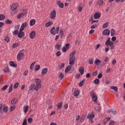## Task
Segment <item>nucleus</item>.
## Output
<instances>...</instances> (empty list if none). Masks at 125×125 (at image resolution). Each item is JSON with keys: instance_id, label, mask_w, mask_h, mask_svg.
<instances>
[{"instance_id": "nucleus-57", "label": "nucleus", "mask_w": 125, "mask_h": 125, "mask_svg": "<svg viewBox=\"0 0 125 125\" xmlns=\"http://www.w3.org/2000/svg\"><path fill=\"white\" fill-rule=\"evenodd\" d=\"M81 123H83V122L84 121V120H85V117L83 116V118H81Z\"/></svg>"}, {"instance_id": "nucleus-50", "label": "nucleus", "mask_w": 125, "mask_h": 125, "mask_svg": "<svg viewBox=\"0 0 125 125\" xmlns=\"http://www.w3.org/2000/svg\"><path fill=\"white\" fill-rule=\"evenodd\" d=\"M100 63H101V62L98 59L96 60L95 61V64H100Z\"/></svg>"}, {"instance_id": "nucleus-17", "label": "nucleus", "mask_w": 125, "mask_h": 125, "mask_svg": "<svg viewBox=\"0 0 125 125\" xmlns=\"http://www.w3.org/2000/svg\"><path fill=\"white\" fill-rule=\"evenodd\" d=\"M36 24V20L33 19L31 20L29 22L30 26H34Z\"/></svg>"}, {"instance_id": "nucleus-35", "label": "nucleus", "mask_w": 125, "mask_h": 125, "mask_svg": "<svg viewBox=\"0 0 125 125\" xmlns=\"http://www.w3.org/2000/svg\"><path fill=\"white\" fill-rule=\"evenodd\" d=\"M8 87V85H5L4 86H3L1 89L3 91H4V90H6V89Z\"/></svg>"}, {"instance_id": "nucleus-5", "label": "nucleus", "mask_w": 125, "mask_h": 125, "mask_svg": "<svg viewBox=\"0 0 125 125\" xmlns=\"http://www.w3.org/2000/svg\"><path fill=\"white\" fill-rule=\"evenodd\" d=\"M56 17V11L53 10L50 13V19H55Z\"/></svg>"}, {"instance_id": "nucleus-33", "label": "nucleus", "mask_w": 125, "mask_h": 125, "mask_svg": "<svg viewBox=\"0 0 125 125\" xmlns=\"http://www.w3.org/2000/svg\"><path fill=\"white\" fill-rule=\"evenodd\" d=\"M15 98H14L13 100H12L11 101V104H15L16 103H17V99H16Z\"/></svg>"}, {"instance_id": "nucleus-8", "label": "nucleus", "mask_w": 125, "mask_h": 125, "mask_svg": "<svg viewBox=\"0 0 125 125\" xmlns=\"http://www.w3.org/2000/svg\"><path fill=\"white\" fill-rule=\"evenodd\" d=\"M29 38L30 39H35V38H36V31H31L29 35Z\"/></svg>"}, {"instance_id": "nucleus-15", "label": "nucleus", "mask_w": 125, "mask_h": 125, "mask_svg": "<svg viewBox=\"0 0 125 125\" xmlns=\"http://www.w3.org/2000/svg\"><path fill=\"white\" fill-rule=\"evenodd\" d=\"M79 72H80L81 75H83L84 73V68L83 66H81L79 69Z\"/></svg>"}, {"instance_id": "nucleus-2", "label": "nucleus", "mask_w": 125, "mask_h": 125, "mask_svg": "<svg viewBox=\"0 0 125 125\" xmlns=\"http://www.w3.org/2000/svg\"><path fill=\"white\" fill-rule=\"evenodd\" d=\"M35 83H36V86H35V90L38 91L41 87H42V84H41L42 83V81H41V79L36 78L35 80Z\"/></svg>"}, {"instance_id": "nucleus-16", "label": "nucleus", "mask_w": 125, "mask_h": 125, "mask_svg": "<svg viewBox=\"0 0 125 125\" xmlns=\"http://www.w3.org/2000/svg\"><path fill=\"white\" fill-rule=\"evenodd\" d=\"M48 71V69H47V68H43L42 71V75H45L47 73Z\"/></svg>"}, {"instance_id": "nucleus-39", "label": "nucleus", "mask_w": 125, "mask_h": 125, "mask_svg": "<svg viewBox=\"0 0 125 125\" xmlns=\"http://www.w3.org/2000/svg\"><path fill=\"white\" fill-rule=\"evenodd\" d=\"M110 88L111 89H114V90H115V91H118V87H117V86H111L110 87Z\"/></svg>"}, {"instance_id": "nucleus-12", "label": "nucleus", "mask_w": 125, "mask_h": 125, "mask_svg": "<svg viewBox=\"0 0 125 125\" xmlns=\"http://www.w3.org/2000/svg\"><path fill=\"white\" fill-rule=\"evenodd\" d=\"M93 17L95 19H99L101 17V15L99 13H96L94 14Z\"/></svg>"}, {"instance_id": "nucleus-4", "label": "nucleus", "mask_w": 125, "mask_h": 125, "mask_svg": "<svg viewBox=\"0 0 125 125\" xmlns=\"http://www.w3.org/2000/svg\"><path fill=\"white\" fill-rule=\"evenodd\" d=\"M90 95L92 98L93 101H94V102H96V101H97V96L96 95L95 93H94V92H93V91H92L90 92Z\"/></svg>"}, {"instance_id": "nucleus-28", "label": "nucleus", "mask_w": 125, "mask_h": 125, "mask_svg": "<svg viewBox=\"0 0 125 125\" xmlns=\"http://www.w3.org/2000/svg\"><path fill=\"white\" fill-rule=\"evenodd\" d=\"M4 41L5 42H9L10 41V39H9V37L8 36H5L4 37Z\"/></svg>"}, {"instance_id": "nucleus-37", "label": "nucleus", "mask_w": 125, "mask_h": 125, "mask_svg": "<svg viewBox=\"0 0 125 125\" xmlns=\"http://www.w3.org/2000/svg\"><path fill=\"white\" fill-rule=\"evenodd\" d=\"M5 19V16H4L3 14L0 15V21L1 20H4Z\"/></svg>"}, {"instance_id": "nucleus-45", "label": "nucleus", "mask_w": 125, "mask_h": 125, "mask_svg": "<svg viewBox=\"0 0 125 125\" xmlns=\"http://www.w3.org/2000/svg\"><path fill=\"white\" fill-rule=\"evenodd\" d=\"M35 64H36V62H33L32 63H31L30 65L31 70H33V69H34V66H35Z\"/></svg>"}, {"instance_id": "nucleus-23", "label": "nucleus", "mask_w": 125, "mask_h": 125, "mask_svg": "<svg viewBox=\"0 0 125 125\" xmlns=\"http://www.w3.org/2000/svg\"><path fill=\"white\" fill-rule=\"evenodd\" d=\"M62 105H63V103L62 102L59 103L57 105L58 109H61V108H62Z\"/></svg>"}, {"instance_id": "nucleus-40", "label": "nucleus", "mask_w": 125, "mask_h": 125, "mask_svg": "<svg viewBox=\"0 0 125 125\" xmlns=\"http://www.w3.org/2000/svg\"><path fill=\"white\" fill-rule=\"evenodd\" d=\"M58 77L60 78V80H62L64 78V74L62 73H61Z\"/></svg>"}, {"instance_id": "nucleus-54", "label": "nucleus", "mask_w": 125, "mask_h": 125, "mask_svg": "<svg viewBox=\"0 0 125 125\" xmlns=\"http://www.w3.org/2000/svg\"><path fill=\"white\" fill-rule=\"evenodd\" d=\"M110 79L107 78L105 80V83L109 84V83H110Z\"/></svg>"}, {"instance_id": "nucleus-31", "label": "nucleus", "mask_w": 125, "mask_h": 125, "mask_svg": "<svg viewBox=\"0 0 125 125\" xmlns=\"http://www.w3.org/2000/svg\"><path fill=\"white\" fill-rule=\"evenodd\" d=\"M13 84H11L9 88V91L8 92V93H10V92H11L12 90H13Z\"/></svg>"}, {"instance_id": "nucleus-10", "label": "nucleus", "mask_w": 125, "mask_h": 125, "mask_svg": "<svg viewBox=\"0 0 125 125\" xmlns=\"http://www.w3.org/2000/svg\"><path fill=\"white\" fill-rule=\"evenodd\" d=\"M50 33L51 35H55L56 34V29L55 27H52L50 29Z\"/></svg>"}, {"instance_id": "nucleus-49", "label": "nucleus", "mask_w": 125, "mask_h": 125, "mask_svg": "<svg viewBox=\"0 0 125 125\" xmlns=\"http://www.w3.org/2000/svg\"><path fill=\"white\" fill-rule=\"evenodd\" d=\"M97 27H98L97 24H94L91 26V29H95L97 28Z\"/></svg>"}, {"instance_id": "nucleus-56", "label": "nucleus", "mask_w": 125, "mask_h": 125, "mask_svg": "<svg viewBox=\"0 0 125 125\" xmlns=\"http://www.w3.org/2000/svg\"><path fill=\"white\" fill-rule=\"evenodd\" d=\"M67 49H69L70 48V43H66L64 46Z\"/></svg>"}, {"instance_id": "nucleus-60", "label": "nucleus", "mask_w": 125, "mask_h": 125, "mask_svg": "<svg viewBox=\"0 0 125 125\" xmlns=\"http://www.w3.org/2000/svg\"><path fill=\"white\" fill-rule=\"evenodd\" d=\"M19 33V31L18 30H16L14 31V35H18Z\"/></svg>"}, {"instance_id": "nucleus-11", "label": "nucleus", "mask_w": 125, "mask_h": 125, "mask_svg": "<svg viewBox=\"0 0 125 125\" xmlns=\"http://www.w3.org/2000/svg\"><path fill=\"white\" fill-rule=\"evenodd\" d=\"M23 56H24V54L23 53H19L17 55V58L19 60H22Z\"/></svg>"}, {"instance_id": "nucleus-41", "label": "nucleus", "mask_w": 125, "mask_h": 125, "mask_svg": "<svg viewBox=\"0 0 125 125\" xmlns=\"http://www.w3.org/2000/svg\"><path fill=\"white\" fill-rule=\"evenodd\" d=\"M108 25H109V22H106L105 23L103 24V28H104V29L107 28V27H108Z\"/></svg>"}, {"instance_id": "nucleus-30", "label": "nucleus", "mask_w": 125, "mask_h": 125, "mask_svg": "<svg viewBox=\"0 0 125 125\" xmlns=\"http://www.w3.org/2000/svg\"><path fill=\"white\" fill-rule=\"evenodd\" d=\"M99 83H100V80H99V79H96L94 81V83L95 84H98Z\"/></svg>"}, {"instance_id": "nucleus-51", "label": "nucleus", "mask_w": 125, "mask_h": 125, "mask_svg": "<svg viewBox=\"0 0 125 125\" xmlns=\"http://www.w3.org/2000/svg\"><path fill=\"white\" fill-rule=\"evenodd\" d=\"M67 50L68 49L67 48H66L65 46H63L62 49V51L63 52H66V51H67Z\"/></svg>"}, {"instance_id": "nucleus-63", "label": "nucleus", "mask_w": 125, "mask_h": 125, "mask_svg": "<svg viewBox=\"0 0 125 125\" xmlns=\"http://www.w3.org/2000/svg\"><path fill=\"white\" fill-rule=\"evenodd\" d=\"M56 55L58 57L60 56V55H61V52L60 51H58L57 53H56Z\"/></svg>"}, {"instance_id": "nucleus-48", "label": "nucleus", "mask_w": 125, "mask_h": 125, "mask_svg": "<svg viewBox=\"0 0 125 125\" xmlns=\"http://www.w3.org/2000/svg\"><path fill=\"white\" fill-rule=\"evenodd\" d=\"M22 17H23V14H22V13H20L18 16H17V18L18 19H20V18H21V17H22Z\"/></svg>"}, {"instance_id": "nucleus-9", "label": "nucleus", "mask_w": 125, "mask_h": 125, "mask_svg": "<svg viewBox=\"0 0 125 125\" xmlns=\"http://www.w3.org/2000/svg\"><path fill=\"white\" fill-rule=\"evenodd\" d=\"M103 35L104 36H109V35H110V30L108 29H104L103 31Z\"/></svg>"}, {"instance_id": "nucleus-1", "label": "nucleus", "mask_w": 125, "mask_h": 125, "mask_svg": "<svg viewBox=\"0 0 125 125\" xmlns=\"http://www.w3.org/2000/svg\"><path fill=\"white\" fill-rule=\"evenodd\" d=\"M76 51H74L72 52L70 54L69 57V65L65 69L64 72L68 73V72H70L71 69H72V66L75 64V62H76Z\"/></svg>"}, {"instance_id": "nucleus-6", "label": "nucleus", "mask_w": 125, "mask_h": 125, "mask_svg": "<svg viewBox=\"0 0 125 125\" xmlns=\"http://www.w3.org/2000/svg\"><path fill=\"white\" fill-rule=\"evenodd\" d=\"M95 115L94 114V112L92 111L91 113V114H88L87 116V119H89L90 121H92L94 118Z\"/></svg>"}, {"instance_id": "nucleus-38", "label": "nucleus", "mask_w": 125, "mask_h": 125, "mask_svg": "<svg viewBox=\"0 0 125 125\" xmlns=\"http://www.w3.org/2000/svg\"><path fill=\"white\" fill-rule=\"evenodd\" d=\"M80 94V92H79V91H75L74 93V96H76L77 97V96H79Z\"/></svg>"}, {"instance_id": "nucleus-18", "label": "nucleus", "mask_w": 125, "mask_h": 125, "mask_svg": "<svg viewBox=\"0 0 125 125\" xmlns=\"http://www.w3.org/2000/svg\"><path fill=\"white\" fill-rule=\"evenodd\" d=\"M52 24H53V22L52 21H50L46 22L45 24V27L48 28V27H49V26H51V25H52Z\"/></svg>"}, {"instance_id": "nucleus-58", "label": "nucleus", "mask_w": 125, "mask_h": 125, "mask_svg": "<svg viewBox=\"0 0 125 125\" xmlns=\"http://www.w3.org/2000/svg\"><path fill=\"white\" fill-rule=\"evenodd\" d=\"M18 86H19V83H16L15 84H14V88H17V87H18Z\"/></svg>"}, {"instance_id": "nucleus-20", "label": "nucleus", "mask_w": 125, "mask_h": 125, "mask_svg": "<svg viewBox=\"0 0 125 125\" xmlns=\"http://www.w3.org/2000/svg\"><path fill=\"white\" fill-rule=\"evenodd\" d=\"M29 110V106L28 105H25L23 107V111L24 113H27Z\"/></svg>"}, {"instance_id": "nucleus-52", "label": "nucleus", "mask_w": 125, "mask_h": 125, "mask_svg": "<svg viewBox=\"0 0 125 125\" xmlns=\"http://www.w3.org/2000/svg\"><path fill=\"white\" fill-rule=\"evenodd\" d=\"M21 14H22V16H24V15H27V10H23L22 13H21Z\"/></svg>"}, {"instance_id": "nucleus-14", "label": "nucleus", "mask_w": 125, "mask_h": 125, "mask_svg": "<svg viewBox=\"0 0 125 125\" xmlns=\"http://www.w3.org/2000/svg\"><path fill=\"white\" fill-rule=\"evenodd\" d=\"M57 4L61 8H63L64 7V4L61 1H58L57 2Z\"/></svg>"}, {"instance_id": "nucleus-46", "label": "nucleus", "mask_w": 125, "mask_h": 125, "mask_svg": "<svg viewBox=\"0 0 125 125\" xmlns=\"http://www.w3.org/2000/svg\"><path fill=\"white\" fill-rule=\"evenodd\" d=\"M40 68H41V65H37L35 67V71H39V70H40Z\"/></svg>"}, {"instance_id": "nucleus-44", "label": "nucleus", "mask_w": 125, "mask_h": 125, "mask_svg": "<svg viewBox=\"0 0 125 125\" xmlns=\"http://www.w3.org/2000/svg\"><path fill=\"white\" fill-rule=\"evenodd\" d=\"M95 109L96 110V111H98V112H100V110H101V108H100L99 106H95Z\"/></svg>"}, {"instance_id": "nucleus-61", "label": "nucleus", "mask_w": 125, "mask_h": 125, "mask_svg": "<svg viewBox=\"0 0 125 125\" xmlns=\"http://www.w3.org/2000/svg\"><path fill=\"white\" fill-rule=\"evenodd\" d=\"M116 40H117V38H116V37L115 36L112 37L111 38V40L112 41V42H115L116 41Z\"/></svg>"}, {"instance_id": "nucleus-32", "label": "nucleus", "mask_w": 125, "mask_h": 125, "mask_svg": "<svg viewBox=\"0 0 125 125\" xmlns=\"http://www.w3.org/2000/svg\"><path fill=\"white\" fill-rule=\"evenodd\" d=\"M27 25L28 23H27V22L25 21L24 23H22L21 27H23V28H25H25L27 27Z\"/></svg>"}, {"instance_id": "nucleus-19", "label": "nucleus", "mask_w": 125, "mask_h": 125, "mask_svg": "<svg viewBox=\"0 0 125 125\" xmlns=\"http://www.w3.org/2000/svg\"><path fill=\"white\" fill-rule=\"evenodd\" d=\"M9 65L10 66H11V67H17V64L14 63V62H13L12 61H11L9 62Z\"/></svg>"}, {"instance_id": "nucleus-29", "label": "nucleus", "mask_w": 125, "mask_h": 125, "mask_svg": "<svg viewBox=\"0 0 125 125\" xmlns=\"http://www.w3.org/2000/svg\"><path fill=\"white\" fill-rule=\"evenodd\" d=\"M64 67H65V63H61V65L59 66V68L60 69V70H61L63 69V68H64Z\"/></svg>"}, {"instance_id": "nucleus-64", "label": "nucleus", "mask_w": 125, "mask_h": 125, "mask_svg": "<svg viewBox=\"0 0 125 125\" xmlns=\"http://www.w3.org/2000/svg\"><path fill=\"white\" fill-rule=\"evenodd\" d=\"M109 125H115V122L113 121H110L109 122Z\"/></svg>"}, {"instance_id": "nucleus-7", "label": "nucleus", "mask_w": 125, "mask_h": 125, "mask_svg": "<svg viewBox=\"0 0 125 125\" xmlns=\"http://www.w3.org/2000/svg\"><path fill=\"white\" fill-rule=\"evenodd\" d=\"M18 6H19V4H17V3L13 4L11 6V9L13 10V11H14L16 10V9H17V7H18Z\"/></svg>"}, {"instance_id": "nucleus-3", "label": "nucleus", "mask_w": 125, "mask_h": 125, "mask_svg": "<svg viewBox=\"0 0 125 125\" xmlns=\"http://www.w3.org/2000/svg\"><path fill=\"white\" fill-rule=\"evenodd\" d=\"M8 112V106L3 105L2 104H0V113H7Z\"/></svg>"}, {"instance_id": "nucleus-21", "label": "nucleus", "mask_w": 125, "mask_h": 125, "mask_svg": "<svg viewBox=\"0 0 125 125\" xmlns=\"http://www.w3.org/2000/svg\"><path fill=\"white\" fill-rule=\"evenodd\" d=\"M108 113H111V114H113V115H115L116 114V110L113 109H111L108 110Z\"/></svg>"}, {"instance_id": "nucleus-53", "label": "nucleus", "mask_w": 125, "mask_h": 125, "mask_svg": "<svg viewBox=\"0 0 125 125\" xmlns=\"http://www.w3.org/2000/svg\"><path fill=\"white\" fill-rule=\"evenodd\" d=\"M15 109V107L14 106H12L10 107V112H12Z\"/></svg>"}, {"instance_id": "nucleus-55", "label": "nucleus", "mask_w": 125, "mask_h": 125, "mask_svg": "<svg viewBox=\"0 0 125 125\" xmlns=\"http://www.w3.org/2000/svg\"><path fill=\"white\" fill-rule=\"evenodd\" d=\"M102 77H103V74H102V73H99L98 75V79H101V78H102Z\"/></svg>"}, {"instance_id": "nucleus-27", "label": "nucleus", "mask_w": 125, "mask_h": 125, "mask_svg": "<svg viewBox=\"0 0 125 125\" xmlns=\"http://www.w3.org/2000/svg\"><path fill=\"white\" fill-rule=\"evenodd\" d=\"M55 48L60 50L61 49V45H60L59 43H58L56 44Z\"/></svg>"}, {"instance_id": "nucleus-43", "label": "nucleus", "mask_w": 125, "mask_h": 125, "mask_svg": "<svg viewBox=\"0 0 125 125\" xmlns=\"http://www.w3.org/2000/svg\"><path fill=\"white\" fill-rule=\"evenodd\" d=\"M97 3H98L99 5H102V4H103V0H98Z\"/></svg>"}, {"instance_id": "nucleus-42", "label": "nucleus", "mask_w": 125, "mask_h": 125, "mask_svg": "<svg viewBox=\"0 0 125 125\" xmlns=\"http://www.w3.org/2000/svg\"><path fill=\"white\" fill-rule=\"evenodd\" d=\"M27 122L29 124H31V123H33V118H28L27 119Z\"/></svg>"}, {"instance_id": "nucleus-36", "label": "nucleus", "mask_w": 125, "mask_h": 125, "mask_svg": "<svg viewBox=\"0 0 125 125\" xmlns=\"http://www.w3.org/2000/svg\"><path fill=\"white\" fill-rule=\"evenodd\" d=\"M35 87V84H32L31 86L29 87V90H28V92H30L31 90L33 89Z\"/></svg>"}, {"instance_id": "nucleus-25", "label": "nucleus", "mask_w": 125, "mask_h": 125, "mask_svg": "<svg viewBox=\"0 0 125 125\" xmlns=\"http://www.w3.org/2000/svg\"><path fill=\"white\" fill-rule=\"evenodd\" d=\"M5 24H12V21H10L9 19H7L5 20Z\"/></svg>"}, {"instance_id": "nucleus-13", "label": "nucleus", "mask_w": 125, "mask_h": 125, "mask_svg": "<svg viewBox=\"0 0 125 125\" xmlns=\"http://www.w3.org/2000/svg\"><path fill=\"white\" fill-rule=\"evenodd\" d=\"M25 36V33L23 31H19L18 37V38H23Z\"/></svg>"}, {"instance_id": "nucleus-24", "label": "nucleus", "mask_w": 125, "mask_h": 125, "mask_svg": "<svg viewBox=\"0 0 125 125\" xmlns=\"http://www.w3.org/2000/svg\"><path fill=\"white\" fill-rule=\"evenodd\" d=\"M110 33L111 37H114V36H115V34H116V32L115 31V30H114V29H111Z\"/></svg>"}, {"instance_id": "nucleus-59", "label": "nucleus", "mask_w": 125, "mask_h": 125, "mask_svg": "<svg viewBox=\"0 0 125 125\" xmlns=\"http://www.w3.org/2000/svg\"><path fill=\"white\" fill-rule=\"evenodd\" d=\"M94 32H95L94 30L91 29L89 31V34H90V35H91V34H93V33H94Z\"/></svg>"}, {"instance_id": "nucleus-47", "label": "nucleus", "mask_w": 125, "mask_h": 125, "mask_svg": "<svg viewBox=\"0 0 125 125\" xmlns=\"http://www.w3.org/2000/svg\"><path fill=\"white\" fill-rule=\"evenodd\" d=\"M18 45H19L18 43H14V44H13V48H16V47H17Z\"/></svg>"}, {"instance_id": "nucleus-22", "label": "nucleus", "mask_w": 125, "mask_h": 125, "mask_svg": "<svg viewBox=\"0 0 125 125\" xmlns=\"http://www.w3.org/2000/svg\"><path fill=\"white\" fill-rule=\"evenodd\" d=\"M60 37L61 38H63V36H64V32L63 31V29H61L60 30Z\"/></svg>"}, {"instance_id": "nucleus-62", "label": "nucleus", "mask_w": 125, "mask_h": 125, "mask_svg": "<svg viewBox=\"0 0 125 125\" xmlns=\"http://www.w3.org/2000/svg\"><path fill=\"white\" fill-rule=\"evenodd\" d=\"M22 125H27V119H25L22 123Z\"/></svg>"}, {"instance_id": "nucleus-34", "label": "nucleus", "mask_w": 125, "mask_h": 125, "mask_svg": "<svg viewBox=\"0 0 125 125\" xmlns=\"http://www.w3.org/2000/svg\"><path fill=\"white\" fill-rule=\"evenodd\" d=\"M4 72L5 73H8V72H9V67H8V66L5 67Z\"/></svg>"}, {"instance_id": "nucleus-26", "label": "nucleus", "mask_w": 125, "mask_h": 125, "mask_svg": "<svg viewBox=\"0 0 125 125\" xmlns=\"http://www.w3.org/2000/svg\"><path fill=\"white\" fill-rule=\"evenodd\" d=\"M84 82H85V80L81 81V82H80L79 83V86H83V85L84 84Z\"/></svg>"}]
</instances>
